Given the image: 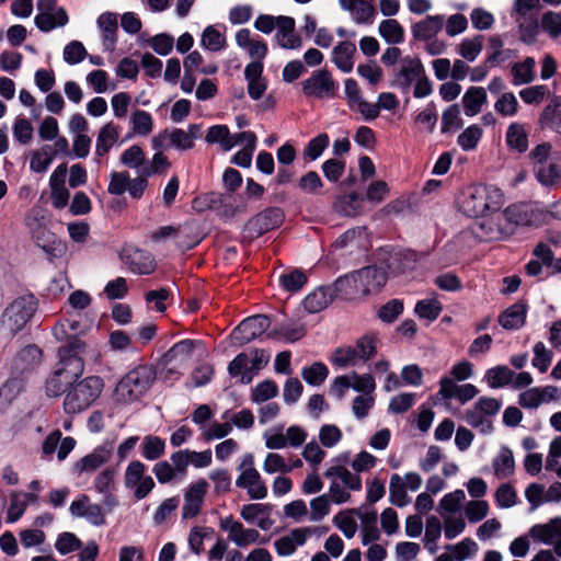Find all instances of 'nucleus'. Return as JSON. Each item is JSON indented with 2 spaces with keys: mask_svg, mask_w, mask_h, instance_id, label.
I'll use <instances>...</instances> for the list:
<instances>
[{
  "mask_svg": "<svg viewBox=\"0 0 561 561\" xmlns=\"http://www.w3.org/2000/svg\"><path fill=\"white\" fill-rule=\"evenodd\" d=\"M271 321L264 314H255L244 319L233 331V339L240 344H247L261 336L268 330Z\"/></svg>",
  "mask_w": 561,
  "mask_h": 561,
  "instance_id": "obj_16",
  "label": "nucleus"
},
{
  "mask_svg": "<svg viewBox=\"0 0 561 561\" xmlns=\"http://www.w3.org/2000/svg\"><path fill=\"white\" fill-rule=\"evenodd\" d=\"M503 41L500 35H492L489 38L490 54L486 62L491 66H497L510 57V50H503Z\"/></svg>",
  "mask_w": 561,
  "mask_h": 561,
  "instance_id": "obj_59",
  "label": "nucleus"
},
{
  "mask_svg": "<svg viewBox=\"0 0 561 561\" xmlns=\"http://www.w3.org/2000/svg\"><path fill=\"white\" fill-rule=\"evenodd\" d=\"M442 310H443L442 304L435 297L420 300L415 305V309H414L415 313L420 318L426 319L430 321L437 319L438 316L440 314Z\"/></svg>",
  "mask_w": 561,
  "mask_h": 561,
  "instance_id": "obj_53",
  "label": "nucleus"
},
{
  "mask_svg": "<svg viewBox=\"0 0 561 561\" xmlns=\"http://www.w3.org/2000/svg\"><path fill=\"white\" fill-rule=\"evenodd\" d=\"M302 92L307 98L324 99L335 94L336 84L327 70H317L301 82Z\"/></svg>",
  "mask_w": 561,
  "mask_h": 561,
  "instance_id": "obj_12",
  "label": "nucleus"
},
{
  "mask_svg": "<svg viewBox=\"0 0 561 561\" xmlns=\"http://www.w3.org/2000/svg\"><path fill=\"white\" fill-rule=\"evenodd\" d=\"M493 469L497 478L504 479L513 474L515 460L513 451L508 447H502L493 459Z\"/></svg>",
  "mask_w": 561,
  "mask_h": 561,
  "instance_id": "obj_42",
  "label": "nucleus"
},
{
  "mask_svg": "<svg viewBox=\"0 0 561 561\" xmlns=\"http://www.w3.org/2000/svg\"><path fill=\"white\" fill-rule=\"evenodd\" d=\"M263 62L251 61L244 68V77L248 81V93L253 100H260L266 91V82L262 76Z\"/></svg>",
  "mask_w": 561,
  "mask_h": 561,
  "instance_id": "obj_25",
  "label": "nucleus"
},
{
  "mask_svg": "<svg viewBox=\"0 0 561 561\" xmlns=\"http://www.w3.org/2000/svg\"><path fill=\"white\" fill-rule=\"evenodd\" d=\"M466 494L458 489L445 494L437 506V513L440 516L454 515L460 510L461 503L465 501Z\"/></svg>",
  "mask_w": 561,
  "mask_h": 561,
  "instance_id": "obj_47",
  "label": "nucleus"
},
{
  "mask_svg": "<svg viewBox=\"0 0 561 561\" xmlns=\"http://www.w3.org/2000/svg\"><path fill=\"white\" fill-rule=\"evenodd\" d=\"M502 194L497 188L474 186L465 190L459 198V208L468 217L479 218L501 207Z\"/></svg>",
  "mask_w": 561,
  "mask_h": 561,
  "instance_id": "obj_4",
  "label": "nucleus"
},
{
  "mask_svg": "<svg viewBox=\"0 0 561 561\" xmlns=\"http://www.w3.org/2000/svg\"><path fill=\"white\" fill-rule=\"evenodd\" d=\"M263 471L267 474H285L291 471V467L286 463L282 455L277 453H268L263 461Z\"/></svg>",
  "mask_w": 561,
  "mask_h": 561,
  "instance_id": "obj_62",
  "label": "nucleus"
},
{
  "mask_svg": "<svg viewBox=\"0 0 561 561\" xmlns=\"http://www.w3.org/2000/svg\"><path fill=\"white\" fill-rule=\"evenodd\" d=\"M133 131L139 136H148L153 129L151 115L142 110L135 111L130 116Z\"/></svg>",
  "mask_w": 561,
  "mask_h": 561,
  "instance_id": "obj_57",
  "label": "nucleus"
},
{
  "mask_svg": "<svg viewBox=\"0 0 561 561\" xmlns=\"http://www.w3.org/2000/svg\"><path fill=\"white\" fill-rule=\"evenodd\" d=\"M542 125L561 134V103L554 102L545 107L540 115Z\"/></svg>",
  "mask_w": 561,
  "mask_h": 561,
  "instance_id": "obj_55",
  "label": "nucleus"
},
{
  "mask_svg": "<svg viewBox=\"0 0 561 561\" xmlns=\"http://www.w3.org/2000/svg\"><path fill=\"white\" fill-rule=\"evenodd\" d=\"M36 500L37 495L34 493H12L10 496L7 522L15 523L24 514L28 504L34 503Z\"/></svg>",
  "mask_w": 561,
  "mask_h": 561,
  "instance_id": "obj_34",
  "label": "nucleus"
},
{
  "mask_svg": "<svg viewBox=\"0 0 561 561\" xmlns=\"http://www.w3.org/2000/svg\"><path fill=\"white\" fill-rule=\"evenodd\" d=\"M446 549L451 553L456 561H465L472 558L478 551V545L470 538H465L456 545H449Z\"/></svg>",
  "mask_w": 561,
  "mask_h": 561,
  "instance_id": "obj_54",
  "label": "nucleus"
},
{
  "mask_svg": "<svg viewBox=\"0 0 561 561\" xmlns=\"http://www.w3.org/2000/svg\"><path fill=\"white\" fill-rule=\"evenodd\" d=\"M336 213L353 217L362 213V202L356 193L340 196L333 204Z\"/></svg>",
  "mask_w": 561,
  "mask_h": 561,
  "instance_id": "obj_46",
  "label": "nucleus"
},
{
  "mask_svg": "<svg viewBox=\"0 0 561 561\" xmlns=\"http://www.w3.org/2000/svg\"><path fill=\"white\" fill-rule=\"evenodd\" d=\"M482 137V128L478 125L467 127L457 139L458 145L462 150H473Z\"/></svg>",
  "mask_w": 561,
  "mask_h": 561,
  "instance_id": "obj_63",
  "label": "nucleus"
},
{
  "mask_svg": "<svg viewBox=\"0 0 561 561\" xmlns=\"http://www.w3.org/2000/svg\"><path fill=\"white\" fill-rule=\"evenodd\" d=\"M207 490L208 482L205 479H198L190 484L184 493V504L182 507V517L184 519L194 518L198 515Z\"/></svg>",
  "mask_w": 561,
  "mask_h": 561,
  "instance_id": "obj_19",
  "label": "nucleus"
},
{
  "mask_svg": "<svg viewBox=\"0 0 561 561\" xmlns=\"http://www.w3.org/2000/svg\"><path fill=\"white\" fill-rule=\"evenodd\" d=\"M528 535L536 541L554 548V553L561 558V517L550 519L545 524L534 525Z\"/></svg>",
  "mask_w": 561,
  "mask_h": 561,
  "instance_id": "obj_13",
  "label": "nucleus"
},
{
  "mask_svg": "<svg viewBox=\"0 0 561 561\" xmlns=\"http://www.w3.org/2000/svg\"><path fill=\"white\" fill-rule=\"evenodd\" d=\"M123 260L135 274H150L156 268V263L151 254L139 249H126L123 254Z\"/></svg>",
  "mask_w": 561,
  "mask_h": 561,
  "instance_id": "obj_23",
  "label": "nucleus"
},
{
  "mask_svg": "<svg viewBox=\"0 0 561 561\" xmlns=\"http://www.w3.org/2000/svg\"><path fill=\"white\" fill-rule=\"evenodd\" d=\"M219 527L227 533L228 540L240 548L253 545L260 539V534L256 529L244 528L243 525L234 520L232 516L221 518Z\"/></svg>",
  "mask_w": 561,
  "mask_h": 561,
  "instance_id": "obj_14",
  "label": "nucleus"
},
{
  "mask_svg": "<svg viewBox=\"0 0 561 561\" xmlns=\"http://www.w3.org/2000/svg\"><path fill=\"white\" fill-rule=\"evenodd\" d=\"M486 101L488 95L484 88L470 87L462 96L465 114L469 117L476 116L481 112V108Z\"/></svg>",
  "mask_w": 561,
  "mask_h": 561,
  "instance_id": "obj_29",
  "label": "nucleus"
},
{
  "mask_svg": "<svg viewBox=\"0 0 561 561\" xmlns=\"http://www.w3.org/2000/svg\"><path fill=\"white\" fill-rule=\"evenodd\" d=\"M376 345L371 337L363 336L355 346L339 347L331 356V363L340 368L367 362L376 354Z\"/></svg>",
  "mask_w": 561,
  "mask_h": 561,
  "instance_id": "obj_7",
  "label": "nucleus"
},
{
  "mask_svg": "<svg viewBox=\"0 0 561 561\" xmlns=\"http://www.w3.org/2000/svg\"><path fill=\"white\" fill-rule=\"evenodd\" d=\"M526 311L524 304H514L500 316L499 322L505 330L519 329L525 323Z\"/></svg>",
  "mask_w": 561,
  "mask_h": 561,
  "instance_id": "obj_36",
  "label": "nucleus"
},
{
  "mask_svg": "<svg viewBox=\"0 0 561 561\" xmlns=\"http://www.w3.org/2000/svg\"><path fill=\"white\" fill-rule=\"evenodd\" d=\"M465 421L483 435H489L493 431L492 421L484 415L474 404L465 413Z\"/></svg>",
  "mask_w": 561,
  "mask_h": 561,
  "instance_id": "obj_49",
  "label": "nucleus"
},
{
  "mask_svg": "<svg viewBox=\"0 0 561 561\" xmlns=\"http://www.w3.org/2000/svg\"><path fill=\"white\" fill-rule=\"evenodd\" d=\"M154 150H163L176 148L180 150H188L194 147V142L190 140L184 129L171 128L165 129L151 139Z\"/></svg>",
  "mask_w": 561,
  "mask_h": 561,
  "instance_id": "obj_20",
  "label": "nucleus"
},
{
  "mask_svg": "<svg viewBox=\"0 0 561 561\" xmlns=\"http://www.w3.org/2000/svg\"><path fill=\"white\" fill-rule=\"evenodd\" d=\"M443 25V15H431L415 23L412 26V33L416 39L426 41L434 37L442 30Z\"/></svg>",
  "mask_w": 561,
  "mask_h": 561,
  "instance_id": "obj_32",
  "label": "nucleus"
},
{
  "mask_svg": "<svg viewBox=\"0 0 561 561\" xmlns=\"http://www.w3.org/2000/svg\"><path fill=\"white\" fill-rule=\"evenodd\" d=\"M514 376L507 366H495L486 370L484 379L490 388L497 389L511 383Z\"/></svg>",
  "mask_w": 561,
  "mask_h": 561,
  "instance_id": "obj_48",
  "label": "nucleus"
},
{
  "mask_svg": "<svg viewBox=\"0 0 561 561\" xmlns=\"http://www.w3.org/2000/svg\"><path fill=\"white\" fill-rule=\"evenodd\" d=\"M536 61L533 57H526L522 62H515L511 68L514 85L530 83L535 80Z\"/></svg>",
  "mask_w": 561,
  "mask_h": 561,
  "instance_id": "obj_39",
  "label": "nucleus"
},
{
  "mask_svg": "<svg viewBox=\"0 0 561 561\" xmlns=\"http://www.w3.org/2000/svg\"><path fill=\"white\" fill-rule=\"evenodd\" d=\"M552 147L548 142L537 145L528 154L530 164L533 165L534 173H536L540 167H543L551 159Z\"/></svg>",
  "mask_w": 561,
  "mask_h": 561,
  "instance_id": "obj_61",
  "label": "nucleus"
},
{
  "mask_svg": "<svg viewBox=\"0 0 561 561\" xmlns=\"http://www.w3.org/2000/svg\"><path fill=\"white\" fill-rule=\"evenodd\" d=\"M424 73V68L419 59L404 58L394 77L393 85L402 92H408L411 84Z\"/></svg>",
  "mask_w": 561,
  "mask_h": 561,
  "instance_id": "obj_21",
  "label": "nucleus"
},
{
  "mask_svg": "<svg viewBox=\"0 0 561 561\" xmlns=\"http://www.w3.org/2000/svg\"><path fill=\"white\" fill-rule=\"evenodd\" d=\"M239 476L236 485L244 489L252 500H263L267 496V486L255 468L254 456L250 453L242 456L238 466Z\"/></svg>",
  "mask_w": 561,
  "mask_h": 561,
  "instance_id": "obj_6",
  "label": "nucleus"
},
{
  "mask_svg": "<svg viewBox=\"0 0 561 561\" xmlns=\"http://www.w3.org/2000/svg\"><path fill=\"white\" fill-rule=\"evenodd\" d=\"M124 484L133 491L137 500L145 499L154 488L152 477L146 474V467L139 460H134L127 466L124 474Z\"/></svg>",
  "mask_w": 561,
  "mask_h": 561,
  "instance_id": "obj_9",
  "label": "nucleus"
},
{
  "mask_svg": "<svg viewBox=\"0 0 561 561\" xmlns=\"http://www.w3.org/2000/svg\"><path fill=\"white\" fill-rule=\"evenodd\" d=\"M208 144H219L224 151H229L233 148V142H230V130L226 125L211 126L205 137Z\"/></svg>",
  "mask_w": 561,
  "mask_h": 561,
  "instance_id": "obj_51",
  "label": "nucleus"
},
{
  "mask_svg": "<svg viewBox=\"0 0 561 561\" xmlns=\"http://www.w3.org/2000/svg\"><path fill=\"white\" fill-rule=\"evenodd\" d=\"M89 329L90 325L79 319H65L55 324L51 333L56 340L67 343V348L81 352L84 348V342L79 336L85 334Z\"/></svg>",
  "mask_w": 561,
  "mask_h": 561,
  "instance_id": "obj_8",
  "label": "nucleus"
},
{
  "mask_svg": "<svg viewBox=\"0 0 561 561\" xmlns=\"http://www.w3.org/2000/svg\"><path fill=\"white\" fill-rule=\"evenodd\" d=\"M483 49L482 36L463 39L459 45V54L467 61H474Z\"/></svg>",
  "mask_w": 561,
  "mask_h": 561,
  "instance_id": "obj_60",
  "label": "nucleus"
},
{
  "mask_svg": "<svg viewBox=\"0 0 561 561\" xmlns=\"http://www.w3.org/2000/svg\"><path fill=\"white\" fill-rule=\"evenodd\" d=\"M37 11L34 22L42 32L62 27L68 23V14L64 8L56 5V0H37Z\"/></svg>",
  "mask_w": 561,
  "mask_h": 561,
  "instance_id": "obj_10",
  "label": "nucleus"
},
{
  "mask_svg": "<svg viewBox=\"0 0 561 561\" xmlns=\"http://www.w3.org/2000/svg\"><path fill=\"white\" fill-rule=\"evenodd\" d=\"M276 39L280 47L297 49L301 47V38L295 33V20L290 16H277Z\"/></svg>",
  "mask_w": 561,
  "mask_h": 561,
  "instance_id": "obj_24",
  "label": "nucleus"
},
{
  "mask_svg": "<svg viewBox=\"0 0 561 561\" xmlns=\"http://www.w3.org/2000/svg\"><path fill=\"white\" fill-rule=\"evenodd\" d=\"M490 216L484 215L479 217L472 230L478 238L484 241L499 240L511 234L510 225H504L503 220L500 219V211H491Z\"/></svg>",
  "mask_w": 561,
  "mask_h": 561,
  "instance_id": "obj_11",
  "label": "nucleus"
},
{
  "mask_svg": "<svg viewBox=\"0 0 561 561\" xmlns=\"http://www.w3.org/2000/svg\"><path fill=\"white\" fill-rule=\"evenodd\" d=\"M505 141L511 150L519 153L525 152L528 148V130L526 126L519 122L511 123L505 134Z\"/></svg>",
  "mask_w": 561,
  "mask_h": 561,
  "instance_id": "obj_28",
  "label": "nucleus"
},
{
  "mask_svg": "<svg viewBox=\"0 0 561 561\" xmlns=\"http://www.w3.org/2000/svg\"><path fill=\"white\" fill-rule=\"evenodd\" d=\"M55 159L50 145H44L31 153L30 169L35 173H44Z\"/></svg>",
  "mask_w": 561,
  "mask_h": 561,
  "instance_id": "obj_45",
  "label": "nucleus"
},
{
  "mask_svg": "<svg viewBox=\"0 0 561 561\" xmlns=\"http://www.w3.org/2000/svg\"><path fill=\"white\" fill-rule=\"evenodd\" d=\"M380 36L389 44H398L403 41L404 31L397 20H385L379 25Z\"/></svg>",
  "mask_w": 561,
  "mask_h": 561,
  "instance_id": "obj_50",
  "label": "nucleus"
},
{
  "mask_svg": "<svg viewBox=\"0 0 561 561\" xmlns=\"http://www.w3.org/2000/svg\"><path fill=\"white\" fill-rule=\"evenodd\" d=\"M283 220V210L277 207H273L262 211L261 214L250 219L245 228L250 236L254 238L279 227Z\"/></svg>",
  "mask_w": 561,
  "mask_h": 561,
  "instance_id": "obj_18",
  "label": "nucleus"
},
{
  "mask_svg": "<svg viewBox=\"0 0 561 561\" xmlns=\"http://www.w3.org/2000/svg\"><path fill=\"white\" fill-rule=\"evenodd\" d=\"M156 379L154 369L142 365L127 373L116 385L114 400L119 403H131L140 399Z\"/></svg>",
  "mask_w": 561,
  "mask_h": 561,
  "instance_id": "obj_5",
  "label": "nucleus"
},
{
  "mask_svg": "<svg viewBox=\"0 0 561 561\" xmlns=\"http://www.w3.org/2000/svg\"><path fill=\"white\" fill-rule=\"evenodd\" d=\"M362 523V542L368 545L379 538V531L377 529V513L355 511Z\"/></svg>",
  "mask_w": 561,
  "mask_h": 561,
  "instance_id": "obj_41",
  "label": "nucleus"
},
{
  "mask_svg": "<svg viewBox=\"0 0 561 561\" xmlns=\"http://www.w3.org/2000/svg\"><path fill=\"white\" fill-rule=\"evenodd\" d=\"M111 450L105 447L94 449L75 463L73 470L78 474L91 473L108 461Z\"/></svg>",
  "mask_w": 561,
  "mask_h": 561,
  "instance_id": "obj_27",
  "label": "nucleus"
},
{
  "mask_svg": "<svg viewBox=\"0 0 561 561\" xmlns=\"http://www.w3.org/2000/svg\"><path fill=\"white\" fill-rule=\"evenodd\" d=\"M98 26L103 34V46L105 50H113L116 42L117 19L113 13H103L98 19Z\"/></svg>",
  "mask_w": 561,
  "mask_h": 561,
  "instance_id": "obj_40",
  "label": "nucleus"
},
{
  "mask_svg": "<svg viewBox=\"0 0 561 561\" xmlns=\"http://www.w3.org/2000/svg\"><path fill=\"white\" fill-rule=\"evenodd\" d=\"M334 288L319 287L310 293L304 300L305 309L310 313L320 312L333 300Z\"/></svg>",
  "mask_w": 561,
  "mask_h": 561,
  "instance_id": "obj_30",
  "label": "nucleus"
},
{
  "mask_svg": "<svg viewBox=\"0 0 561 561\" xmlns=\"http://www.w3.org/2000/svg\"><path fill=\"white\" fill-rule=\"evenodd\" d=\"M165 450V443L158 436L148 435L144 438L142 456L147 460L159 459Z\"/></svg>",
  "mask_w": 561,
  "mask_h": 561,
  "instance_id": "obj_58",
  "label": "nucleus"
},
{
  "mask_svg": "<svg viewBox=\"0 0 561 561\" xmlns=\"http://www.w3.org/2000/svg\"><path fill=\"white\" fill-rule=\"evenodd\" d=\"M339 3L357 24L373 23L376 11L367 0H339Z\"/></svg>",
  "mask_w": 561,
  "mask_h": 561,
  "instance_id": "obj_26",
  "label": "nucleus"
},
{
  "mask_svg": "<svg viewBox=\"0 0 561 561\" xmlns=\"http://www.w3.org/2000/svg\"><path fill=\"white\" fill-rule=\"evenodd\" d=\"M104 381L99 376H88L68 386L62 393L64 410L67 414H77L89 409L101 396Z\"/></svg>",
  "mask_w": 561,
  "mask_h": 561,
  "instance_id": "obj_3",
  "label": "nucleus"
},
{
  "mask_svg": "<svg viewBox=\"0 0 561 561\" xmlns=\"http://www.w3.org/2000/svg\"><path fill=\"white\" fill-rule=\"evenodd\" d=\"M543 186H552L561 181V156L554 157L535 173Z\"/></svg>",
  "mask_w": 561,
  "mask_h": 561,
  "instance_id": "obj_35",
  "label": "nucleus"
},
{
  "mask_svg": "<svg viewBox=\"0 0 561 561\" xmlns=\"http://www.w3.org/2000/svg\"><path fill=\"white\" fill-rule=\"evenodd\" d=\"M76 351L62 347L59 362L54 374L46 381V393L50 397L60 396L72 382L79 380L84 371V362Z\"/></svg>",
  "mask_w": 561,
  "mask_h": 561,
  "instance_id": "obj_2",
  "label": "nucleus"
},
{
  "mask_svg": "<svg viewBox=\"0 0 561 561\" xmlns=\"http://www.w3.org/2000/svg\"><path fill=\"white\" fill-rule=\"evenodd\" d=\"M69 510L73 516L83 517L94 526H101L105 523L101 506L91 503L87 495H81L78 500L73 501Z\"/></svg>",
  "mask_w": 561,
  "mask_h": 561,
  "instance_id": "obj_22",
  "label": "nucleus"
},
{
  "mask_svg": "<svg viewBox=\"0 0 561 561\" xmlns=\"http://www.w3.org/2000/svg\"><path fill=\"white\" fill-rule=\"evenodd\" d=\"M385 272L376 267H365L350 275L340 277L334 283V291L346 298H357L378 291L385 284Z\"/></svg>",
  "mask_w": 561,
  "mask_h": 561,
  "instance_id": "obj_1",
  "label": "nucleus"
},
{
  "mask_svg": "<svg viewBox=\"0 0 561 561\" xmlns=\"http://www.w3.org/2000/svg\"><path fill=\"white\" fill-rule=\"evenodd\" d=\"M416 254L413 251H396L386 260L388 270L394 274L402 273L414 267Z\"/></svg>",
  "mask_w": 561,
  "mask_h": 561,
  "instance_id": "obj_37",
  "label": "nucleus"
},
{
  "mask_svg": "<svg viewBox=\"0 0 561 561\" xmlns=\"http://www.w3.org/2000/svg\"><path fill=\"white\" fill-rule=\"evenodd\" d=\"M33 312L32 301L18 298L4 310L3 323L11 332H18L27 323Z\"/></svg>",
  "mask_w": 561,
  "mask_h": 561,
  "instance_id": "obj_17",
  "label": "nucleus"
},
{
  "mask_svg": "<svg viewBox=\"0 0 561 561\" xmlns=\"http://www.w3.org/2000/svg\"><path fill=\"white\" fill-rule=\"evenodd\" d=\"M356 53V46L352 42H342L334 47L332 59L335 66L343 72L348 73L353 70V56Z\"/></svg>",
  "mask_w": 561,
  "mask_h": 561,
  "instance_id": "obj_31",
  "label": "nucleus"
},
{
  "mask_svg": "<svg viewBox=\"0 0 561 561\" xmlns=\"http://www.w3.org/2000/svg\"><path fill=\"white\" fill-rule=\"evenodd\" d=\"M403 482L402 477L397 473L392 474L390 478L389 501L398 507H404L412 501Z\"/></svg>",
  "mask_w": 561,
  "mask_h": 561,
  "instance_id": "obj_44",
  "label": "nucleus"
},
{
  "mask_svg": "<svg viewBox=\"0 0 561 561\" xmlns=\"http://www.w3.org/2000/svg\"><path fill=\"white\" fill-rule=\"evenodd\" d=\"M500 219L503 220L504 225H510L511 234L514 232L516 226L526 225L528 222L525 206L523 205H512L504 211H500Z\"/></svg>",
  "mask_w": 561,
  "mask_h": 561,
  "instance_id": "obj_52",
  "label": "nucleus"
},
{
  "mask_svg": "<svg viewBox=\"0 0 561 561\" xmlns=\"http://www.w3.org/2000/svg\"><path fill=\"white\" fill-rule=\"evenodd\" d=\"M540 26L551 38H558L561 36V14L553 11L543 13Z\"/></svg>",
  "mask_w": 561,
  "mask_h": 561,
  "instance_id": "obj_64",
  "label": "nucleus"
},
{
  "mask_svg": "<svg viewBox=\"0 0 561 561\" xmlns=\"http://www.w3.org/2000/svg\"><path fill=\"white\" fill-rule=\"evenodd\" d=\"M119 137V131L117 126L110 122L106 123L100 129L95 144V153L99 157L105 156L111 148L117 142Z\"/></svg>",
  "mask_w": 561,
  "mask_h": 561,
  "instance_id": "obj_33",
  "label": "nucleus"
},
{
  "mask_svg": "<svg viewBox=\"0 0 561 561\" xmlns=\"http://www.w3.org/2000/svg\"><path fill=\"white\" fill-rule=\"evenodd\" d=\"M228 371L232 377H240V382L250 383L255 375L251 369L250 356L245 353L237 355L229 364Z\"/></svg>",
  "mask_w": 561,
  "mask_h": 561,
  "instance_id": "obj_38",
  "label": "nucleus"
},
{
  "mask_svg": "<svg viewBox=\"0 0 561 561\" xmlns=\"http://www.w3.org/2000/svg\"><path fill=\"white\" fill-rule=\"evenodd\" d=\"M329 375L328 367L320 362L313 363L309 367H305L301 370V377L302 379L311 386H319L321 385Z\"/></svg>",
  "mask_w": 561,
  "mask_h": 561,
  "instance_id": "obj_56",
  "label": "nucleus"
},
{
  "mask_svg": "<svg viewBox=\"0 0 561 561\" xmlns=\"http://www.w3.org/2000/svg\"><path fill=\"white\" fill-rule=\"evenodd\" d=\"M26 226L32 234V239L36 242V244L42 249L47 250L48 247L53 243L54 234L48 229H46L45 226L42 225L36 216L27 217Z\"/></svg>",
  "mask_w": 561,
  "mask_h": 561,
  "instance_id": "obj_43",
  "label": "nucleus"
},
{
  "mask_svg": "<svg viewBox=\"0 0 561 561\" xmlns=\"http://www.w3.org/2000/svg\"><path fill=\"white\" fill-rule=\"evenodd\" d=\"M201 345L199 341L182 340L163 355L162 364L170 373L178 371L187 364L194 350Z\"/></svg>",
  "mask_w": 561,
  "mask_h": 561,
  "instance_id": "obj_15",
  "label": "nucleus"
}]
</instances>
